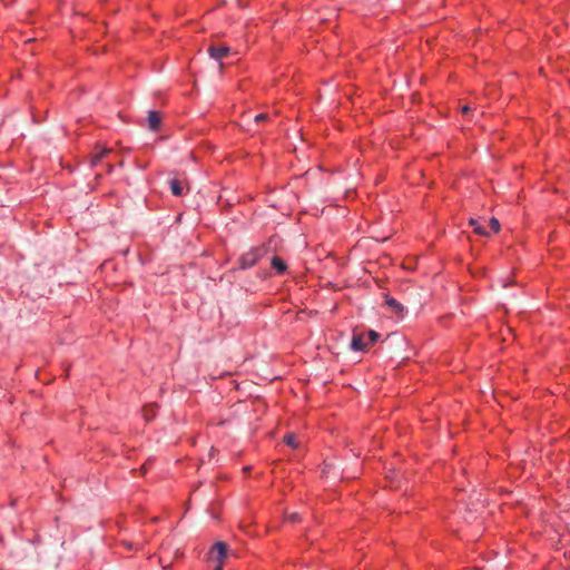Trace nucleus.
Here are the masks:
<instances>
[{
    "mask_svg": "<svg viewBox=\"0 0 570 570\" xmlns=\"http://www.w3.org/2000/svg\"><path fill=\"white\" fill-rule=\"evenodd\" d=\"M229 554V547L223 541L216 542L209 551V559L216 563V566L223 567Z\"/></svg>",
    "mask_w": 570,
    "mask_h": 570,
    "instance_id": "obj_1",
    "label": "nucleus"
},
{
    "mask_svg": "<svg viewBox=\"0 0 570 570\" xmlns=\"http://www.w3.org/2000/svg\"><path fill=\"white\" fill-rule=\"evenodd\" d=\"M266 253L265 247L252 248L247 253L243 254L239 258V267L242 269L249 268L256 264V262L264 256Z\"/></svg>",
    "mask_w": 570,
    "mask_h": 570,
    "instance_id": "obj_2",
    "label": "nucleus"
},
{
    "mask_svg": "<svg viewBox=\"0 0 570 570\" xmlns=\"http://www.w3.org/2000/svg\"><path fill=\"white\" fill-rule=\"evenodd\" d=\"M385 305L397 317H403L404 312H405L404 306L400 302H397L395 298L390 297V296H385Z\"/></svg>",
    "mask_w": 570,
    "mask_h": 570,
    "instance_id": "obj_3",
    "label": "nucleus"
},
{
    "mask_svg": "<svg viewBox=\"0 0 570 570\" xmlns=\"http://www.w3.org/2000/svg\"><path fill=\"white\" fill-rule=\"evenodd\" d=\"M230 51V48L227 46H210L208 48L209 56L215 60H220L226 57Z\"/></svg>",
    "mask_w": 570,
    "mask_h": 570,
    "instance_id": "obj_4",
    "label": "nucleus"
},
{
    "mask_svg": "<svg viewBox=\"0 0 570 570\" xmlns=\"http://www.w3.org/2000/svg\"><path fill=\"white\" fill-rule=\"evenodd\" d=\"M368 343L365 341V336L363 334L354 333L351 342V348L353 351H364L367 347Z\"/></svg>",
    "mask_w": 570,
    "mask_h": 570,
    "instance_id": "obj_5",
    "label": "nucleus"
},
{
    "mask_svg": "<svg viewBox=\"0 0 570 570\" xmlns=\"http://www.w3.org/2000/svg\"><path fill=\"white\" fill-rule=\"evenodd\" d=\"M148 127L153 131H157L161 124V116L155 110H150L147 117Z\"/></svg>",
    "mask_w": 570,
    "mask_h": 570,
    "instance_id": "obj_6",
    "label": "nucleus"
},
{
    "mask_svg": "<svg viewBox=\"0 0 570 570\" xmlns=\"http://www.w3.org/2000/svg\"><path fill=\"white\" fill-rule=\"evenodd\" d=\"M272 267L276 269L278 274H284L287 271V265L285 262L277 256L272 258Z\"/></svg>",
    "mask_w": 570,
    "mask_h": 570,
    "instance_id": "obj_7",
    "label": "nucleus"
},
{
    "mask_svg": "<svg viewBox=\"0 0 570 570\" xmlns=\"http://www.w3.org/2000/svg\"><path fill=\"white\" fill-rule=\"evenodd\" d=\"M170 190L175 196H181L183 195V186L181 183L178 179H171L169 181Z\"/></svg>",
    "mask_w": 570,
    "mask_h": 570,
    "instance_id": "obj_8",
    "label": "nucleus"
},
{
    "mask_svg": "<svg viewBox=\"0 0 570 570\" xmlns=\"http://www.w3.org/2000/svg\"><path fill=\"white\" fill-rule=\"evenodd\" d=\"M469 224H470V226H472V227H473L474 233H476L478 235H481V236L487 235V232H485V229L481 226V224H480L479 219H476V218H470V219H469Z\"/></svg>",
    "mask_w": 570,
    "mask_h": 570,
    "instance_id": "obj_9",
    "label": "nucleus"
},
{
    "mask_svg": "<svg viewBox=\"0 0 570 570\" xmlns=\"http://www.w3.org/2000/svg\"><path fill=\"white\" fill-rule=\"evenodd\" d=\"M111 150L110 149H101L99 153L92 155L91 157V165H97L106 155H108Z\"/></svg>",
    "mask_w": 570,
    "mask_h": 570,
    "instance_id": "obj_10",
    "label": "nucleus"
},
{
    "mask_svg": "<svg viewBox=\"0 0 570 570\" xmlns=\"http://www.w3.org/2000/svg\"><path fill=\"white\" fill-rule=\"evenodd\" d=\"M142 413L146 421L151 420L155 416V405L150 404L145 406Z\"/></svg>",
    "mask_w": 570,
    "mask_h": 570,
    "instance_id": "obj_11",
    "label": "nucleus"
},
{
    "mask_svg": "<svg viewBox=\"0 0 570 570\" xmlns=\"http://www.w3.org/2000/svg\"><path fill=\"white\" fill-rule=\"evenodd\" d=\"M283 440L287 445H289L292 448L298 446V444L296 442V436L292 433L286 434Z\"/></svg>",
    "mask_w": 570,
    "mask_h": 570,
    "instance_id": "obj_12",
    "label": "nucleus"
},
{
    "mask_svg": "<svg viewBox=\"0 0 570 570\" xmlns=\"http://www.w3.org/2000/svg\"><path fill=\"white\" fill-rule=\"evenodd\" d=\"M379 337H380V334L377 332L371 330L367 333V338H368L367 343L373 344L379 340Z\"/></svg>",
    "mask_w": 570,
    "mask_h": 570,
    "instance_id": "obj_13",
    "label": "nucleus"
},
{
    "mask_svg": "<svg viewBox=\"0 0 570 570\" xmlns=\"http://www.w3.org/2000/svg\"><path fill=\"white\" fill-rule=\"evenodd\" d=\"M286 520L289 521V522H298L299 521V515L297 513H288L286 515Z\"/></svg>",
    "mask_w": 570,
    "mask_h": 570,
    "instance_id": "obj_14",
    "label": "nucleus"
},
{
    "mask_svg": "<svg viewBox=\"0 0 570 570\" xmlns=\"http://www.w3.org/2000/svg\"><path fill=\"white\" fill-rule=\"evenodd\" d=\"M490 225H491V228L493 232H498L500 228V224H499L498 219H495V218L490 219Z\"/></svg>",
    "mask_w": 570,
    "mask_h": 570,
    "instance_id": "obj_15",
    "label": "nucleus"
},
{
    "mask_svg": "<svg viewBox=\"0 0 570 570\" xmlns=\"http://www.w3.org/2000/svg\"><path fill=\"white\" fill-rule=\"evenodd\" d=\"M267 118H268L267 114H258L255 116L254 120L256 122H262V121H265Z\"/></svg>",
    "mask_w": 570,
    "mask_h": 570,
    "instance_id": "obj_16",
    "label": "nucleus"
},
{
    "mask_svg": "<svg viewBox=\"0 0 570 570\" xmlns=\"http://www.w3.org/2000/svg\"><path fill=\"white\" fill-rule=\"evenodd\" d=\"M214 570H223V567L216 566Z\"/></svg>",
    "mask_w": 570,
    "mask_h": 570,
    "instance_id": "obj_17",
    "label": "nucleus"
}]
</instances>
